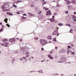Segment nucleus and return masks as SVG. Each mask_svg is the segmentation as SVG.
Here are the masks:
<instances>
[{"instance_id":"obj_2","label":"nucleus","mask_w":76,"mask_h":76,"mask_svg":"<svg viewBox=\"0 0 76 76\" xmlns=\"http://www.w3.org/2000/svg\"><path fill=\"white\" fill-rule=\"evenodd\" d=\"M57 30H55L53 33V35H56L58 34V32H57Z\"/></svg>"},{"instance_id":"obj_14","label":"nucleus","mask_w":76,"mask_h":76,"mask_svg":"<svg viewBox=\"0 0 76 76\" xmlns=\"http://www.w3.org/2000/svg\"><path fill=\"white\" fill-rule=\"evenodd\" d=\"M72 3H73V4H76V0H72Z\"/></svg>"},{"instance_id":"obj_16","label":"nucleus","mask_w":76,"mask_h":76,"mask_svg":"<svg viewBox=\"0 0 76 76\" xmlns=\"http://www.w3.org/2000/svg\"><path fill=\"white\" fill-rule=\"evenodd\" d=\"M67 4H68V5H69V4H70V3H71L70 1H68L67 2Z\"/></svg>"},{"instance_id":"obj_64","label":"nucleus","mask_w":76,"mask_h":76,"mask_svg":"<svg viewBox=\"0 0 76 76\" xmlns=\"http://www.w3.org/2000/svg\"><path fill=\"white\" fill-rule=\"evenodd\" d=\"M74 76H76V74L74 75Z\"/></svg>"},{"instance_id":"obj_58","label":"nucleus","mask_w":76,"mask_h":76,"mask_svg":"<svg viewBox=\"0 0 76 76\" xmlns=\"http://www.w3.org/2000/svg\"><path fill=\"white\" fill-rule=\"evenodd\" d=\"M22 41V39H20V41Z\"/></svg>"},{"instance_id":"obj_20","label":"nucleus","mask_w":76,"mask_h":76,"mask_svg":"<svg viewBox=\"0 0 76 76\" xmlns=\"http://www.w3.org/2000/svg\"><path fill=\"white\" fill-rule=\"evenodd\" d=\"M58 25H60V26H63V25L62 23H59Z\"/></svg>"},{"instance_id":"obj_57","label":"nucleus","mask_w":76,"mask_h":76,"mask_svg":"<svg viewBox=\"0 0 76 76\" xmlns=\"http://www.w3.org/2000/svg\"><path fill=\"white\" fill-rule=\"evenodd\" d=\"M41 61V62H44V61Z\"/></svg>"},{"instance_id":"obj_11","label":"nucleus","mask_w":76,"mask_h":76,"mask_svg":"<svg viewBox=\"0 0 76 76\" xmlns=\"http://www.w3.org/2000/svg\"><path fill=\"white\" fill-rule=\"evenodd\" d=\"M48 39L51 40L52 39V36H48Z\"/></svg>"},{"instance_id":"obj_60","label":"nucleus","mask_w":76,"mask_h":76,"mask_svg":"<svg viewBox=\"0 0 76 76\" xmlns=\"http://www.w3.org/2000/svg\"><path fill=\"white\" fill-rule=\"evenodd\" d=\"M58 35H59V34H57V36H58Z\"/></svg>"},{"instance_id":"obj_59","label":"nucleus","mask_w":76,"mask_h":76,"mask_svg":"<svg viewBox=\"0 0 76 76\" xmlns=\"http://www.w3.org/2000/svg\"><path fill=\"white\" fill-rule=\"evenodd\" d=\"M55 73L53 74V76H55Z\"/></svg>"},{"instance_id":"obj_28","label":"nucleus","mask_w":76,"mask_h":76,"mask_svg":"<svg viewBox=\"0 0 76 76\" xmlns=\"http://www.w3.org/2000/svg\"><path fill=\"white\" fill-rule=\"evenodd\" d=\"M68 7V9H70V6L69 5L67 6Z\"/></svg>"},{"instance_id":"obj_31","label":"nucleus","mask_w":76,"mask_h":76,"mask_svg":"<svg viewBox=\"0 0 76 76\" xmlns=\"http://www.w3.org/2000/svg\"><path fill=\"white\" fill-rule=\"evenodd\" d=\"M36 72V71H30V72L31 73H32V72Z\"/></svg>"},{"instance_id":"obj_52","label":"nucleus","mask_w":76,"mask_h":76,"mask_svg":"<svg viewBox=\"0 0 76 76\" xmlns=\"http://www.w3.org/2000/svg\"><path fill=\"white\" fill-rule=\"evenodd\" d=\"M57 47H55V49H56V50H57Z\"/></svg>"},{"instance_id":"obj_4","label":"nucleus","mask_w":76,"mask_h":76,"mask_svg":"<svg viewBox=\"0 0 76 76\" xmlns=\"http://www.w3.org/2000/svg\"><path fill=\"white\" fill-rule=\"evenodd\" d=\"M15 41L16 40L15 38L10 39V41L11 42H15Z\"/></svg>"},{"instance_id":"obj_51","label":"nucleus","mask_w":76,"mask_h":76,"mask_svg":"<svg viewBox=\"0 0 76 76\" xmlns=\"http://www.w3.org/2000/svg\"><path fill=\"white\" fill-rule=\"evenodd\" d=\"M34 39L36 40V41H37V38L36 37L34 38Z\"/></svg>"},{"instance_id":"obj_19","label":"nucleus","mask_w":76,"mask_h":76,"mask_svg":"<svg viewBox=\"0 0 76 76\" xmlns=\"http://www.w3.org/2000/svg\"><path fill=\"white\" fill-rule=\"evenodd\" d=\"M1 41H3V42H5V41H7V40L6 39H2L1 40Z\"/></svg>"},{"instance_id":"obj_45","label":"nucleus","mask_w":76,"mask_h":76,"mask_svg":"<svg viewBox=\"0 0 76 76\" xmlns=\"http://www.w3.org/2000/svg\"><path fill=\"white\" fill-rule=\"evenodd\" d=\"M74 40L76 41V37H75Z\"/></svg>"},{"instance_id":"obj_46","label":"nucleus","mask_w":76,"mask_h":76,"mask_svg":"<svg viewBox=\"0 0 76 76\" xmlns=\"http://www.w3.org/2000/svg\"><path fill=\"white\" fill-rule=\"evenodd\" d=\"M23 16H26V14H23Z\"/></svg>"},{"instance_id":"obj_61","label":"nucleus","mask_w":76,"mask_h":76,"mask_svg":"<svg viewBox=\"0 0 76 76\" xmlns=\"http://www.w3.org/2000/svg\"><path fill=\"white\" fill-rule=\"evenodd\" d=\"M58 62H59V63H62L61 62H60V61H58Z\"/></svg>"},{"instance_id":"obj_36","label":"nucleus","mask_w":76,"mask_h":76,"mask_svg":"<svg viewBox=\"0 0 76 76\" xmlns=\"http://www.w3.org/2000/svg\"><path fill=\"white\" fill-rule=\"evenodd\" d=\"M0 44H1L2 46H4V43H0Z\"/></svg>"},{"instance_id":"obj_10","label":"nucleus","mask_w":76,"mask_h":76,"mask_svg":"<svg viewBox=\"0 0 76 76\" xmlns=\"http://www.w3.org/2000/svg\"><path fill=\"white\" fill-rule=\"evenodd\" d=\"M61 60H63V61H66V58H61Z\"/></svg>"},{"instance_id":"obj_39","label":"nucleus","mask_w":76,"mask_h":76,"mask_svg":"<svg viewBox=\"0 0 76 76\" xmlns=\"http://www.w3.org/2000/svg\"><path fill=\"white\" fill-rule=\"evenodd\" d=\"M3 28H1L0 31L1 32L2 31V30H3Z\"/></svg>"},{"instance_id":"obj_24","label":"nucleus","mask_w":76,"mask_h":76,"mask_svg":"<svg viewBox=\"0 0 76 76\" xmlns=\"http://www.w3.org/2000/svg\"><path fill=\"white\" fill-rule=\"evenodd\" d=\"M13 7H17V6L15 5V4H13Z\"/></svg>"},{"instance_id":"obj_63","label":"nucleus","mask_w":76,"mask_h":76,"mask_svg":"<svg viewBox=\"0 0 76 76\" xmlns=\"http://www.w3.org/2000/svg\"><path fill=\"white\" fill-rule=\"evenodd\" d=\"M36 39H38V37H36Z\"/></svg>"},{"instance_id":"obj_32","label":"nucleus","mask_w":76,"mask_h":76,"mask_svg":"<svg viewBox=\"0 0 76 76\" xmlns=\"http://www.w3.org/2000/svg\"><path fill=\"white\" fill-rule=\"evenodd\" d=\"M17 14H20V12H19V11H17Z\"/></svg>"},{"instance_id":"obj_15","label":"nucleus","mask_w":76,"mask_h":76,"mask_svg":"<svg viewBox=\"0 0 76 76\" xmlns=\"http://www.w3.org/2000/svg\"><path fill=\"white\" fill-rule=\"evenodd\" d=\"M7 15H10L11 16L13 15V14L10 12H7Z\"/></svg>"},{"instance_id":"obj_38","label":"nucleus","mask_w":76,"mask_h":76,"mask_svg":"<svg viewBox=\"0 0 76 76\" xmlns=\"http://www.w3.org/2000/svg\"><path fill=\"white\" fill-rule=\"evenodd\" d=\"M41 12H42L41 11H40L39 12V13H38V14H41Z\"/></svg>"},{"instance_id":"obj_23","label":"nucleus","mask_w":76,"mask_h":76,"mask_svg":"<svg viewBox=\"0 0 76 76\" xmlns=\"http://www.w3.org/2000/svg\"><path fill=\"white\" fill-rule=\"evenodd\" d=\"M53 41H55L56 42V41H57V40H56V38H54V39H53Z\"/></svg>"},{"instance_id":"obj_55","label":"nucleus","mask_w":76,"mask_h":76,"mask_svg":"<svg viewBox=\"0 0 76 76\" xmlns=\"http://www.w3.org/2000/svg\"><path fill=\"white\" fill-rule=\"evenodd\" d=\"M67 52L68 53V54H69V50H67Z\"/></svg>"},{"instance_id":"obj_29","label":"nucleus","mask_w":76,"mask_h":76,"mask_svg":"<svg viewBox=\"0 0 76 76\" xmlns=\"http://www.w3.org/2000/svg\"><path fill=\"white\" fill-rule=\"evenodd\" d=\"M7 26H8V27H9V28H10V25H9L8 24H7Z\"/></svg>"},{"instance_id":"obj_62","label":"nucleus","mask_w":76,"mask_h":76,"mask_svg":"<svg viewBox=\"0 0 76 76\" xmlns=\"http://www.w3.org/2000/svg\"><path fill=\"white\" fill-rule=\"evenodd\" d=\"M67 63H71V62H67Z\"/></svg>"},{"instance_id":"obj_26","label":"nucleus","mask_w":76,"mask_h":76,"mask_svg":"<svg viewBox=\"0 0 76 76\" xmlns=\"http://www.w3.org/2000/svg\"><path fill=\"white\" fill-rule=\"evenodd\" d=\"M72 31H73V29H71L70 30L69 32H70V33H72Z\"/></svg>"},{"instance_id":"obj_44","label":"nucleus","mask_w":76,"mask_h":76,"mask_svg":"<svg viewBox=\"0 0 76 76\" xmlns=\"http://www.w3.org/2000/svg\"><path fill=\"white\" fill-rule=\"evenodd\" d=\"M1 74H4V72H2L1 73Z\"/></svg>"},{"instance_id":"obj_56","label":"nucleus","mask_w":76,"mask_h":76,"mask_svg":"<svg viewBox=\"0 0 76 76\" xmlns=\"http://www.w3.org/2000/svg\"><path fill=\"white\" fill-rule=\"evenodd\" d=\"M0 25H2V23L0 22Z\"/></svg>"},{"instance_id":"obj_43","label":"nucleus","mask_w":76,"mask_h":76,"mask_svg":"<svg viewBox=\"0 0 76 76\" xmlns=\"http://www.w3.org/2000/svg\"><path fill=\"white\" fill-rule=\"evenodd\" d=\"M17 2H22V1H17Z\"/></svg>"},{"instance_id":"obj_9","label":"nucleus","mask_w":76,"mask_h":76,"mask_svg":"<svg viewBox=\"0 0 76 76\" xmlns=\"http://www.w3.org/2000/svg\"><path fill=\"white\" fill-rule=\"evenodd\" d=\"M26 57H29V52H26Z\"/></svg>"},{"instance_id":"obj_37","label":"nucleus","mask_w":76,"mask_h":76,"mask_svg":"<svg viewBox=\"0 0 76 76\" xmlns=\"http://www.w3.org/2000/svg\"><path fill=\"white\" fill-rule=\"evenodd\" d=\"M26 18L24 17H22V19H25Z\"/></svg>"},{"instance_id":"obj_42","label":"nucleus","mask_w":76,"mask_h":76,"mask_svg":"<svg viewBox=\"0 0 76 76\" xmlns=\"http://www.w3.org/2000/svg\"><path fill=\"white\" fill-rule=\"evenodd\" d=\"M53 53V51H51L50 53L51 54H52V53Z\"/></svg>"},{"instance_id":"obj_27","label":"nucleus","mask_w":76,"mask_h":76,"mask_svg":"<svg viewBox=\"0 0 76 76\" xmlns=\"http://www.w3.org/2000/svg\"><path fill=\"white\" fill-rule=\"evenodd\" d=\"M12 61H15V58H12Z\"/></svg>"},{"instance_id":"obj_12","label":"nucleus","mask_w":76,"mask_h":76,"mask_svg":"<svg viewBox=\"0 0 76 76\" xmlns=\"http://www.w3.org/2000/svg\"><path fill=\"white\" fill-rule=\"evenodd\" d=\"M50 21H51L52 22H54L55 21V20H54L53 18H50L49 20Z\"/></svg>"},{"instance_id":"obj_30","label":"nucleus","mask_w":76,"mask_h":76,"mask_svg":"<svg viewBox=\"0 0 76 76\" xmlns=\"http://www.w3.org/2000/svg\"><path fill=\"white\" fill-rule=\"evenodd\" d=\"M23 58V59H24V60H25V59H26V57H22Z\"/></svg>"},{"instance_id":"obj_1","label":"nucleus","mask_w":76,"mask_h":76,"mask_svg":"<svg viewBox=\"0 0 76 76\" xmlns=\"http://www.w3.org/2000/svg\"><path fill=\"white\" fill-rule=\"evenodd\" d=\"M40 43L42 45H44L47 44V42L45 39H41L39 41Z\"/></svg>"},{"instance_id":"obj_48","label":"nucleus","mask_w":76,"mask_h":76,"mask_svg":"<svg viewBox=\"0 0 76 76\" xmlns=\"http://www.w3.org/2000/svg\"><path fill=\"white\" fill-rule=\"evenodd\" d=\"M57 15V13H54V15Z\"/></svg>"},{"instance_id":"obj_25","label":"nucleus","mask_w":76,"mask_h":76,"mask_svg":"<svg viewBox=\"0 0 76 76\" xmlns=\"http://www.w3.org/2000/svg\"><path fill=\"white\" fill-rule=\"evenodd\" d=\"M58 75H59V74L57 73H55V76H57Z\"/></svg>"},{"instance_id":"obj_34","label":"nucleus","mask_w":76,"mask_h":76,"mask_svg":"<svg viewBox=\"0 0 76 76\" xmlns=\"http://www.w3.org/2000/svg\"><path fill=\"white\" fill-rule=\"evenodd\" d=\"M67 47L68 48H71V47L69 45Z\"/></svg>"},{"instance_id":"obj_22","label":"nucleus","mask_w":76,"mask_h":76,"mask_svg":"<svg viewBox=\"0 0 76 76\" xmlns=\"http://www.w3.org/2000/svg\"><path fill=\"white\" fill-rule=\"evenodd\" d=\"M72 18H76V17L75 15H73L72 16Z\"/></svg>"},{"instance_id":"obj_18","label":"nucleus","mask_w":76,"mask_h":76,"mask_svg":"<svg viewBox=\"0 0 76 76\" xmlns=\"http://www.w3.org/2000/svg\"><path fill=\"white\" fill-rule=\"evenodd\" d=\"M66 26H69V27H70V26H71V25H70V24H66Z\"/></svg>"},{"instance_id":"obj_13","label":"nucleus","mask_w":76,"mask_h":76,"mask_svg":"<svg viewBox=\"0 0 76 76\" xmlns=\"http://www.w3.org/2000/svg\"><path fill=\"white\" fill-rule=\"evenodd\" d=\"M36 72H39V73H43V72H42V70H40L39 71H36Z\"/></svg>"},{"instance_id":"obj_3","label":"nucleus","mask_w":76,"mask_h":76,"mask_svg":"<svg viewBox=\"0 0 76 76\" xmlns=\"http://www.w3.org/2000/svg\"><path fill=\"white\" fill-rule=\"evenodd\" d=\"M51 11L50 10H48L47 11V12L46 14V16H48V15H51Z\"/></svg>"},{"instance_id":"obj_40","label":"nucleus","mask_w":76,"mask_h":76,"mask_svg":"<svg viewBox=\"0 0 76 76\" xmlns=\"http://www.w3.org/2000/svg\"><path fill=\"white\" fill-rule=\"evenodd\" d=\"M20 61H22V60L23 61V58H20Z\"/></svg>"},{"instance_id":"obj_49","label":"nucleus","mask_w":76,"mask_h":76,"mask_svg":"<svg viewBox=\"0 0 76 76\" xmlns=\"http://www.w3.org/2000/svg\"><path fill=\"white\" fill-rule=\"evenodd\" d=\"M45 10H48V8H46L45 9Z\"/></svg>"},{"instance_id":"obj_21","label":"nucleus","mask_w":76,"mask_h":76,"mask_svg":"<svg viewBox=\"0 0 76 76\" xmlns=\"http://www.w3.org/2000/svg\"><path fill=\"white\" fill-rule=\"evenodd\" d=\"M28 15H29V16H32V14L31 13H30V12H28Z\"/></svg>"},{"instance_id":"obj_54","label":"nucleus","mask_w":76,"mask_h":76,"mask_svg":"<svg viewBox=\"0 0 76 76\" xmlns=\"http://www.w3.org/2000/svg\"><path fill=\"white\" fill-rule=\"evenodd\" d=\"M52 18H53V19H54V15L52 17Z\"/></svg>"},{"instance_id":"obj_53","label":"nucleus","mask_w":76,"mask_h":76,"mask_svg":"<svg viewBox=\"0 0 76 76\" xmlns=\"http://www.w3.org/2000/svg\"><path fill=\"white\" fill-rule=\"evenodd\" d=\"M15 54H16V53H18V52L16 51L15 52Z\"/></svg>"},{"instance_id":"obj_6","label":"nucleus","mask_w":76,"mask_h":76,"mask_svg":"<svg viewBox=\"0 0 76 76\" xmlns=\"http://www.w3.org/2000/svg\"><path fill=\"white\" fill-rule=\"evenodd\" d=\"M8 44H9V43L8 42H4V47H7V46H8Z\"/></svg>"},{"instance_id":"obj_47","label":"nucleus","mask_w":76,"mask_h":76,"mask_svg":"<svg viewBox=\"0 0 76 76\" xmlns=\"http://www.w3.org/2000/svg\"><path fill=\"white\" fill-rule=\"evenodd\" d=\"M41 50L42 51H43V50H44V48H42Z\"/></svg>"},{"instance_id":"obj_7","label":"nucleus","mask_w":76,"mask_h":76,"mask_svg":"<svg viewBox=\"0 0 76 76\" xmlns=\"http://www.w3.org/2000/svg\"><path fill=\"white\" fill-rule=\"evenodd\" d=\"M42 3L43 5H44L47 3V2L45 1V0H41Z\"/></svg>"},{"instance_id":"obj_41","label":"nucleus","mask_w":76,"mask_h":76,"mask_svg":"<svg viewBox=\"0 0 76 76\" xmlns=\"http://www.w3.org/2000/svg\"><path fill=\"white\" fill-rule=\"evenodd\" d=\"M64 74H61V76H64Z\"/></svg>"},{"instance_id":"obj_50","label":"nucleus","mask_w":76,"mask_h":76,"mask_svg":"<svg viewBox=\"0 0 76 76\" xmlns=\"http://www.w3.org/2000/svg\"><path fill=\"white\" fill-rule=\"evenodd\" d=\"M74 15H75V14H76V12H74Z\"/></svg>"},{"instance_id":"obj_33","label":"nucleus","mask_w":76,"mask_h":76,"mask_svg":"<svg viewBox=\"0 0 76 76\" xmlns=\"http://www.w3.org/2000/svg\"><path fill=\"white\" fill-rule=\"evenodd\" d=\"M71 53L72 54H73V55H74V54H75V52H72Z\"/></svg>"},{"instance_id":"obj_35","label":"nucleus","mask_w":76,"mask_h":76,"mask_svg":"<svg viewBox=\"0 0 76 76\" xmlns=\"http://www.w3.org/2000/svg\"><path fill=\"white\" fill-rule=\"evenodd\" d=\"M65 13H66V14H68V13H69V12H68V11H65Z\"/></svg>"},{"instance_id":"obj_8","label":"nucleus","mask_w":76,"mask_h":76,"mask_svg":"<svg viewBox=\"0 0 76 76\" xmlns=\"http://www.w3.org/2000/svg\"><path fill=\"white\" fill-rule=\"evenodd\" d=\"M1 8L2 9V11H3V12H5V11H6L5 9V8L3 6H1Z\"/></svg>"},{"instance_id":"obj_17","label":"nucleus","mask_w":76,"mask_h":76,"mask_svg":"<svg viewBox=\"0 0 76 76\" xmlns=\"http://www.w3.org/2000/svg\"><path fill=\"white\" fill-rule=\"evenodd\" d=\"M4 22H5L6 23H7V19L6 18L5 20H4Z\"/></svg>"},{"instance_id":"obj_5","label":"nucleus","mask_w":76,"mask_h":76,"mask_svg":"<svg viewBox=\"0 0 76 76\" xmlns=\"http://www.w3.org/2000/svg\"><path fill=\"white\" fill-rule=\"evenodd\" d=\"M48 56L49 58H50V59L51 60H53V59H54V58L51 56V55L48 54Z\"/></svg>"}]
</instances>
